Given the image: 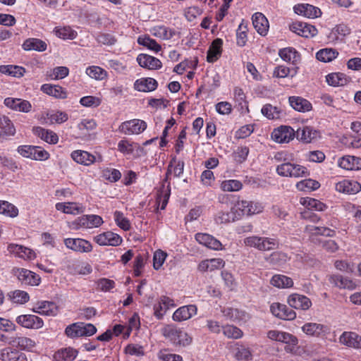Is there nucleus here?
I'll return each mask as SVG.
<instances>
[{"instance_id": "a211bd4d", "label": "nucleus", "mask_w": 361, "mask_h": 361, "mask_svg": "<svg viewBox=\"0 0 361 361\" xmlns=\"http://www.w3.org/2000/svg\"><path fill=\"white\" fill-rule=\"evenodd\" d=\"M4 104L15 111L27 113L30 111L32 105L27 101L20 98L8 97L4 100Z\"/></svg>"}, {"instance_id": "393cba45", "label": "nucleus", "mask_w": 361, "mask_h": 361, "mask_svg": "<svg viewBox=\"0 0 361 361\" xmlns=\"http://www.w3.org/2000/svg\"><path fill=\"white\" fill-rule=\"evenodd\" d=\"M197 313L195 305H185L177 309L173 314V319L177 322L189 319Z\"/></svg>"}, {"instance_id": "09e8293b", "label": "nucleus", "mask_w": 361, "mask_h": 361, "mask_svg": "<svg viewBox=\"0 0 361 361\" xmlns=\"http://www.w3.org/2000/svg\"><path fill=\"white\" fill-rule=\"evenodd\" d=\"M300 203L305 206L307 209L308 210H317V211H324L326 208V204L323 202L313 198L310 197H302L300 199Z\"/></svg>"}, {"instance_id": "7c9ffc66", "label": "nucleus", "mask_w": 361, "mask_h": 361, "mask_svg": "<svg viewBox=\"0 0 361 361\" xmlns=\"http://www.w3.org/2000/svg\"><path fill=\"white\" fill-rule=\"evenodd\" d=\"M157 82L152 78H143L137 80L134 83V88L140 92H152L157 87Z\"/></svg>"}, {"instance_id": "79ce46f5", "label": "nucleus", "mask_w": 361, "mask_h": 361, "mask_svg": "<svg viewBox=\"0 0 361 361\" xmlns=\"http://www.w3.org/2000/svg\"><path fill=\"white\" fill-rule=\"evenodd\" d=\"M77 353V350L73 348H64L55 353L54 358L55 361H73L76 357Z\"/></svg>"}, {"instance_id": "39448f33", "label": "nucleus", "mask_w": 361, "mask_h": 361, "mask_svg": "<svg viewBox=\"0 0 361 361\" xmlns=\"http://www.w3.org/2000/svg\"><path fill=\"white\" fill-rule=\"evenodd\" d=\"M146 128L145 121L135 118L123 122L118 127V131L127 135H132L140 134Z\"/></svg>"}, {"instance_id": "69168bd1", "label": "nucleus", "mask_w": 361, "mask_h": 361, "mask_svg": "<svg viewBox=\"0 0 361 361\" xmlns=\"http://www.w3.org/2000/svg\"><path fill=\"white\" fill-rule=\"evenodd\" d=\"M86 73L92 78L102 80L106 77V71L99 66H90L86 69Z\"/></svg>"}, {"instance_id": "bb28decb", "label": "nucleus", "mask_w": 361, "mask_h": 361, "mask_svg": "<svg viewBox=\"0 0 361 361\" xmlns=\"http://www.w3.org/2000/svg\"><path fill=\"white\" fill-rule=\"evenodd\" d=\"M252 24L257 32L264 36L269 30V22L267 18L262 13H255L252 18Z\"/></svg>"}, {"instance_id": "4c0bfd02", "label": "nucleus", "mask_w": 361, "mask_h": 361, "mask_svg": "<svg viewBox=\"0 0 361 361\" xmlns=\"http://www.w3.org/2000/svg\"><path fill=\"white\" fill-rule=\"evenodd\" d=\"M41 90L43 92L56 98L65 99L67 97L66 92L59 85L44 84L42 86Z\"/></svg>"}, {"instance_id": "ea45409f", "label": "nucleus", "mask_w": 361, "mask_h": 361, "mask_svg": "<svg viewBox=\"0 0 361 361\" xmlns=\"http://www.w3.org/2000/svg\"><path fill=\"white\" fill-rule=\"evenodd\" d=\"M34 131L42 140L48 143L56 144L58 142V135L51 130H46L41 127H37L34 129Z\"/></svg>"}, {"instance_id": "4d7b16f0", "label": "nucleus", "mask_w": 361, "mask_h": 361, "mask_svg": "<svg viewBox=\"0 0 361 361\" xmlns=\"http://www.w3.org/2000/svg\"><path fill=\"white\" fill-rule=\"evenodd\" d=\"M261 112L269 119H278L281 115V110L270 104L264 105L262 108Z\"/></svg>"}, {"instance_id": "c85d7f7f", "label": "nucleus", "mask_w": 361, "mask_h": 361, "mask_svg": "<svg viewBox=\"0 0 361 361\" xmlns=\"http://www.w3.org/2000/svg\"><path fill=\"white\" fill-rule=\"evenodd\" d=\"M306 232L310 238L314 235H323L326 237H333L336 235V231L326 226H315L312 225H307L305 228Z\"/></svg>"}, {"instance_id": "e433bc0d", "label": "nucleus", "mask_w": 361, "mask_h": 361, "mask_svg": "<svg viewBox=\"0 0 361 361\" xmlns=\"http://www.w3.org/2000/svg\"><path fill=\"white\" fill-rule=\"evenodd\" d=\"M47 45L45 42L37 38H29L23 44V48L26 51H44L47 49Z\"/></svg>"}, {"instance_id": "0e129e2a", "label": "nucleus", "mask_w": 361, "mask_h": 361, "mask_svg": "<svg viewBox=\"0 0 361 361\" xmlns=\"http://www.w3.org/2000/svg\"><path fill=\"white\" fill-rule=\"evenodd\" d=\"M46 116L50 123H62L68 119V116L66 113L59 111L47 113Z\"/></svg>"}, {"instance_id": "5701e85b", "label": "nucleus", "mask_w": 361, "mask_h": 361, "mask_svg": "<svg viewBox=\"0 0 361 361\" xmlns=\"http://www.w3.org/2000/svg\"><path fill=\"white\" fill-rule=\"evenodd\" d=\"M56 209L65 214L77 215L85 212V207L78 202H59L56 204Z\"/></svg>"}, {"instance_id": "603ef678", "label": "nucleus", "mask_w": 361, "mask_h": 361, "mask_svg": "<svg viewBox=\"0 0 361 361\" xmlns=\"http://www.w3.org/2000/svg\"><path fill=\"white\" fill-rule=\"evenodd\" d=\"M247 23L242 20L236 30V43L239 47H244L247 39Z\"/></svg>"}, {"instance_id": "8fccbe9b", "label": "nucleus", "mask_w": 361, "mask_h": 361, "mask_svg": "<svg viewBox=\"0 0 361 361\" xmlns=\"http://www.w3.org/2000/svg\"><path fill=\"white\" fill-rule=\"evenodd\" d=\"M25 72V68L21 66L13 65L0 66V73L5 75L19 78L23 76Z\"/></svg>"}, {"instance_id": "412c9836", "label": "nucleus", "mask_w": 361, "mask_h": 361, "mask_svg": "<svg viewBox=\"0 0 361 361\" xmlns=\"http://www.w3.org/2000/svg\"><path fill=\"white\" fill-rule=\"evenodd\" d=\"M0 359L2 361H27L25 353L11 348H5L0 350Z\"/></svg>"}, {"instance_id": "c756f323", "label": "nucleus", "mask_w": 361, "mask_h": 361, "mask_svg": "<svg viewBox=\"0 0 361 361\" xmlns=\"http://www.w3.org/2000/svg\"><path fill=\"white\" fill-rule=\"evenodd\" d=\"M223 40L220 38L215 39L210 45L207 56V61L209 63L216 61L222 52Z\"/></svg>"}, {"instance_id": "5fc2aeb1", "label": "nucleus", "mask_w": 361, "mask_h": 361, "mask_svg": "<svg viewBox=\"0 0 361 361\" xmlns=\"http://www.w3.org/2000/svg\"><path fill=\"white\" fill-rule=\"evenodd\" d=\"M338 55V52L331 48H326L319 50L316 54V58L317 60L322 62H329L334 60Z\"/></svg>"}, {"instance_id": "72a5a7b5", "label": "nucleus", "mask_w": 361, "mask_h": 361, "mask_svg": "<svg viewBox=\"0 0 361 361\" xmlns=\"http://www.w3.org/2000/svg\"><path fill=\"white\" fill-rule=\"evenodd\" d=\"M72 159L78 164L89 166L92 164L95 157L86 151L75 150L71 153Z\"/></svg>"}, {"instance_id": "6e6552de", "label": "nucleus", "mask_w": 361, "mask_h": 361, "mask_svg": "<svg viewBox=\"0 0 361 361\" xmlns=\"http://www.w3.org/2000/svg\"><path fill=\"white\" fill-rule=\"evenodd\" d=\"M270 311L274 317L280 319L293 320L296 317L295 312L290 307L279 302L272 303Z\"/></svg>"}, {"instance_id": "20e7f679", "label": "nucleus", "mask_w": 361, "mask_h": 361, "mask_svg": "<svg viewBox=\"0 0 361 361\" xmlns=\"http://www.w3.org/2000/svg\"><path fill=\"white\" fill-rule=\"evenodd\" d=\"M276 172L279 176L284 177L298 178L307 174V170L305 166L291 164L288 161L279 165Z\"/></svg>"}, {"instance_id": "f8f14e48", "label": "nucleus", "mask_w": 361, "mask_h": 361, "mask_svg": "<svg viewBox=\"0 0 361 361\" xmlns=\"http://www.w3.org/2000/svg\"><path fill=\"white\" fill-rule=\"evenodd\" d=\"M15 275L25 285L37 286L41 281L40 277L37 274L25 269H17L15 270Z\"/></svg>"}, {"instance_id": "4be33fe9", "label": "nucleus", "mask_w": 361, "mask_h": 361, "mask_svg": "<svg viewBox=\"0 0 361 361\" xmlns=\"http://www.w3.org/2000/svg\"><path fill=\"white\" fill-rule=\"evenodd\" d=\"M295 137L298 140L304 143H310L319 137V133L310 126H305L298 129L295 133Z\"/></svg>"}, {"instance_id": "0eeeda50", "label": "nucleus", "mask_w": 361, "mask_h": 361, "mask_svg": "<svg viewBox=\"0 0 361 361\" xmlns=\"http://www.w3.org/2000/svg\"><path fill=\"white\" fill-rule=\"evenodd\" d=\"M64 245L68 249L80 253H87L92 250V245L87 240L82 238H65Z\"/></svg>"}, {"instance_id": "e2e57ef3", "label": "nucleus", "mask_w": 361, "mask_h": 361, "mask_svg": "<svg viewBox=\"0 0 361 361\" xmlns=\"http://www.w3.org/2000/svg\"><path fill=\"white\" fill-rule=\"evenodd\" d=\"M320 184L318 181L312 179H305L298 182L296 188L301 191H312L318 189Z\"/></svg>"}, {"instance_id": "58836bf2", "label": "nucleus", "mask_w": 361, "mask_h": 361, "mask_svg": "<svg viewBox=\"0 0 361 361\" xmlns=\"http://www.w3.org/2000/svg\"><path fill=\"white\" fill-rule=\"evenodd\" d=\"M330 282L340 288L354 289L356 287L355 283L341 275H333L330 277Z\"/></svg>"}, {"instance_id": "4468645a", "label": "nucleus", "mask_w": 361, "mask_h": 361, "mask_svg": "<svg viewBox=\"0 0 361 361\" xmlns=\"http://www.w3.org/2000/svg\"><path fill=\"white\" fill-rule=\"evenodd\" d=\"M16 322L20 326L27 329H38L43 326V320L33 314L20 315L16 318Z\"/></svg>"}, {"instance_id": "f3484780", "label": "nucleus", "mask_w": 361, "mask_h": 361, "mask_svg": "<svg viewBox=\"0 0 361 361\" xmlns=\"http://www.w3.org/2000/svg\"><path fill=\"white\" fill-rule=\"evenodd\" d=\"M339 343L349 348L361 349V336L355 332H343L339 338Z\"/></svg>"}, {"instance_id": "1a4fd4ad", "label": "nucleus", "mask_w": 361, "mask_h": 361, "mask_svg": "<svg viewBox=\"0 0 361 361\" xmlns=\"http://www.w3.org/2000/svg\"><path fill=\"white\" fill-rule=\"evenodd\" d=\"M103 220L101 216L98 215H83L78 217L74 222L75 228H97L103 224Z\"/></svg>"}, {"instance_id": "49530a36", "label": "nucleus", "mask_w": 361, "mask_h": 361, "mask_svg": "<svg viewBox=\"0 0 361 361\" xmlns=\"http://www.w3.org/2000/svg\"><path fill=\"white\" fill-rule=\"evenodd\" d=\"M0 129L5 136H13L16 133V128L8 117L0 116Z\"/></svg>"}, {"instance_id": "9d476101", "label": "nucleus", "mask_w": 361, "mask_h": 361, "mask_svg": "<svg viewBox=\"0 0 361 361\" xmlns=\"http://www.w3.org/2000/svg\"><path fill=\"white\" fill-rule=\"evenodd\" d=\"M290 30L302 37H312L317 34V29L312 25L300 21L294 22L290 25Z\"/></svg>"}, {"instance_id": "2eb2a0df", "label": "nucleus", "mask_w": 361, "mask_h": 361, "mask_svg": "<svg viewBox=\"0 0 361 361\" xmlns=\"http://www.w3.org/2000/svg\"><path fill=\"white\" fill-rule=\"evenodd\" d=\"M335 189L341 193L354 195L361 190V185L353 180L343 179L336 184Z\"/></svg>"}, {"instance_id": "052dcab7", "label": "nucleus", "mask_w": 361, "mask_h": 361, "mask_svg": "<svg viewBox=\"0 0 361 361\" xmlns=\"http://www.w3.org/2000/svg\"><path fill=\"white\" fill-rule=\"evenodd\" d=\"M327 83L331 86H343L346 83L345 75L340 73H333L326 75Z\"/></svg>"}, {"instance_id": "f704fd0d", "label": "nucleus", "mask_w": 361, "mask_h": 361, "mask_svg": "<svg viewBox=\"0 0 361 361\" xmlns=\"http://www.w3.org/2000/svg\"><path fill=\"white\" fill-rule=\"evenodd\" d=\"M288 100L290 105L296 111L305 112L312 109L311 103L302 97L292 96Z\"/></svg>"}, {"instance_id": "7ed1b4c3", "label": "nucleus", "mask_w": 361, "mask_h": 361, "mask_svg": "<svg viewBox=\"0 0 361 361\" xmlns=\"http://www.w3.org/2000/svg\"><path fill=\"white\" fill-rule=\"evenodd\" d=\"M267 336L273 341L286 343V346L285 347V350L287 353H293L295 352V348L298 343V338L295 336L287 332L277 330L269 331L267 333Z\"/></svg>"}, {"instance_id": "c9c22d12", "label": "nucleus", "mask_w": 361, "mask_h": 361, "mask_svg": "<svg viewBox=\"0 0 361 361\" xmlns=\"http://www.w3.org/2000/svg\"><path fill=\"white\" fill-rule=\"evenodd\" d=\"M302 329L306 334L313 336H319L329 330L326 326L317 323H307Z\"/></svg>"}, {"instance_id": "dca6fc26", "label": "nucleus", "mask_w": 361, "mask_h": 361, "mask_svg": "<svg viewBox=\"0 0 361 361\" xmlns=\"http://www.w3.org/2000/svg\"><path fill=\"white\" fill-rule=\"evenodd\" d=\"M287 302L290 307L297 310H307L312 306V302L309 298L298 293L290 295Z\"/></svg>"}, {"instance_id": "864d4df0", "label": "nucleus", "mask_w": 361, "mask_h": 361, "mask_svg": "<svg viewBox=\"0 0 361 361\" xmlns=\"http://www.w3.org/2000/svg\"><path fill=\"white\" fill-rule=\"evenodd\" d=\"M21 350L30 351L35 345L34 340L25 336H16L14 338V345Z\"/></svg>"}, {"instance_id": "3c124183", "label": "nucleus", "mask_w": 361, "mask_h": 361, "mask_svg": "<svg viewBox=\"0 0 361 361\" xmlns=\"http://www.w3.org/2000/svg\"><path fill=\"white\" fill-rule=\"evenodd\" d=\"M279 54L283 60L288 62L292 61L293 63H295L300 58L298 52L292 47H287L280 49Z\"/></svg>"}, {"instance_id": "774afa93", "label": "nucleus", "mask_w": 361, "mask_h": 361, "mask_svg": "<svg viewBox=\"0 0 361 361\" xmlns=\"http://www.w3.org/2000/svg\"><path fill=\"white\" fill-rule=\"evenodd\" d=\"M56 35L63 39H73L77 36V32L72 30L70 27H63L56 28Z\"/></svg>"}, {"instance_id": "338daca9", "label": "nucleus", "mask_w": 361, "mask_h": 361, "mask_svg": "<svg viewBox=\"0 0 361 361\" xmlns=\"http://www.w3.org/2000/svg\"><path fill=\"white\" fill-rule=\"evenodd\" d=\"M102 177L111 183L118 180L121 177V172L115 169H104L102 171Z\"/></svg>"}, {"instance_id": "13d9d810", "label": "nucleus", "mask_w": 361, "mask_h": 361, "mask_svg": "<svg viewBox=\"0 0 361 361\" xmlns=\"http://www.w3.org/2000/svg\"><path fill=\"white\" fill-rule=\"evenodd\" d=\"M0 214L14 218L18 214V209L13 204L6 201H0Z\"/></svg>"}, {"instance_id": "2f4dec72", "label": "nucleus", "mask_w": 361, "mask_h": 361, "mask_svg": "<svg viewBox=\"0 0 361 361\" xmlns=\"http://www.w3.org/2000/svg\"><path fill=\"white\" fill-rule=\"evenodd\" d=\"M338 165L346 170H358L361 169V159L354 156H344L339 159Z\"/></svg>"}, {"instance_id": "de8ad7c7", "label": "nucleus", "mask_w": 361, "mask_h": 361, "mask_svg": "<svg viewBox=\"0 0 361 361\" xmlns=\"http://www.w3.org/2000/svg\"><path fill=\"white\" fill-rule=\"evenodd\" d=\"M259 251L262 252L277 249L279 245V241L274 238L259 236Z\"/></svg>"}, {"instance_id": "a18cd8bd", "label": "nucleus", "mask_w": 361, "mask_h": 361, "mask_svg": "<svg viewBox=\"0 0 361 361\" xmlns=\"http://www.w3.org/2000/svg\"><path fill=\"white\" fill-rule=\"evenodd\" d=\"M350 33V29L346 25L339 24L331 30L329 37L332 40H338L342 39Z\"/></svg>"}, {"instance_id": "aec40b11", "label": "nucleus", "mask_w": 361, "mask_h": 361, "mask_svg": "<svg viewBox=\"0 0 361 361\" xmlns=\"http://www.w3.org/2000/svg\"><path fill=\"white\" fill-rule=\"evenodd\" d=\"M195 240L200 244H202L208 248L215 250H222L221 243L209 234L197 233L195 235Z\"/></svg>"}, {"instance_id": "cd10ccee", "label": "nucleus", "mask_w": 361, "mask_h": 361, "mask_svg": "<svg viewBox=\"0 0 361 361\" xmlns=\"http://www.w3.org/2000/svg\"><path fill=\"white\" fill-rule=\"evenodd\" d=\"M225 262L220 258H214L202 261L198 265V270L201 272L213 271L223 268Z\"/></svg>"}, {"instance_id": "37998d69", "label": "nucleus", "mask_w": 361, "mask_h": 361, "mask_svg": "<svg viewBox=\"0 0 361 361\" xmlns=\"http://www.w3.org/2000/svg\"><path fill=\"white\" fill-rule=\"evenodd\" d=\"M271 284L279 288H290L293 285L291 278L281 274L273 276L270 281Z\"/></svg>"}, {"instance_id": "bf43d9fd", "label": "nucleus", "mask_w": 361, "mask_h": 361, "mask_svg": "<svg viewBox=\"0 0 361 361\" xmlns=\"http://www.w3.org/2000/svg\"><path fill=\"white\" fill-rule=\"evenodd\" d=\"M234 356L238 360L248 361L251 359L252 354L248 348L236 343L234 349Z\"/></svg>"}, {"instance_id": "423d86ee", "label": "nucleus", "mask_w": 361, "mask_h": 361, "mask_svg": "<svg viewBox=\"0 0 361 361\" xmlns=\"http://www.w3.org/2000/svg\"><path fill=\"white\" fill-rule=\"evenodd\" d=\"M271 136L278 143H288L295 137V132L290 126H281L273 130Z\"/></svg>"}, {"instance_id": "6ab92c4d", "label": "nucleus", "mask_w": 361, "mask_h": 361, "mask_svg": "<svg viewBox=\"0 0 361 361\" xmlns=\"http://www.w3.org/2000/svg\"><path fill=\"white\" fill-rule=\"evenodd\" d=\"M137 61L141 67L149 70L159 69L162 66L159 59L145 54H139L137 57Z\"/></svg>"}, {"instance_id": "680f3d73", "label": "nucleus", "mask_w": 361, "mask_h": 361, "mask_svg": "<svg viewBox=\"0 0 361 361\" xmlns=\"http://www.w3.org/2000/svg\"><path fill=\"white\" fill-rule=\"evenodd\" d=\"M137 42L139 44L146 47L155 52H158L161 50V46L149 36H140L137 39Z\"/></svg>"}, {"instance_id": "f257e3e1", "label": "nucleus", "mask_w": 361, "mask_h": 361, "mask_svg": "<svg viewBox=\"0 0 361 361\" xmlns=\"http://www.w3.org/2000/svg\"><path fill=\"white\" fill-rule=\"evenodd\" d=\"M164 336L176 345H188L192 338L189 335L174 325H166L162 329Z\"/></svg>"}, {"instance_id": "6e6d98bb", "label": "nucleus", "mask_w": 361, "mask_h": 361, "mask_svg": "<svg viewBox=\"0 0 361 361\" xmlns=\"http://www.w3.org/2000/svg\"><path fill=\"white\" fill-rule=\"evenodd\" d=\"M8 297L13 302L18 304H25L30 299L28 293L20 290H16L8 293Z\"/></svg>"}, {"instance_id": "a19ab883", "label": "nucleus", "mask_w": 361, "mask_h": 361, "mask_svg": "<svg viewBox=\"0 0 361 361\" xmlns=\"http://www.w3.org/2000/svg\"><path fill=\"white\" fill-rule=\"evenodd\" d=\"M68 271L72 274H90L92 271V267L87 262H74L68 267Z\"/></svg>"}, {"instance_id": "9b49d317", "label": "nucleus", "mask_w": 361, "mask_h": 361, "mask_svg": "<svg viewBox=\"0 0 361 361\" xmlns=\"http://www.w3.org/2000/svg\"><path fill=\"white\" fill-rule=\"evenodd\" d=\"M94 240L101 246H118L122 243L121 237L111 231L104 232L94 236Z\"/></svg>"}, {"instance_id": "473e14b6", "label": "nucleus", "mask_w": 361, "mask_h": 361, "mask_svg": "<svg viewBox=\"0 0 361 361\" xmlns=\"http://www.w3.org/2000/svg\"><path fill=\"white\" fill-rule=\"evenodd\" d=\"M236 220H238V218L233 207H231L229 211L221 210L218 212L214 217V221L217 224H226Z\"/></svg>"}, {"instance_id": "f03ea898", "label": "nucleus", "mask_w": 361, "mask_h": 361, "mask_svg": "<svg viewBox=\"0 0 361 361\" xmlns=\"http://www.w3.org/2000/svg\"><path fill=\"white\" fill-rule=\"evenodd\" d=\"M97 332L96 327L92 324L77 322L68 326L65 334L68 337L76 338L81 336H90Z\"/></svg>"}, {"instance_id": "ddd939ff", "label": "nucleus", "mask_w": 361, "mask_h": 361, "mask_svg": "<svg viewBox=\"0 0 361 361\" xmlns=\"http://www.w3.org/2000/svg\"><path fill=\"white\" fill-rule=\"evenodd\" d=\"M34 312L45 316H56L59 312L58 306L50 301H39L32 310Z\"/></svg>"}, {"instance_id": "c03bdc74", "label": "nucleus", "mask_w": 361, "mask_h": 361, "mask_svg": "<svg viewBox=\"0 0 361 361\" xmlns=\"http://www.w3.org/2000/svg\"><path fill=\"white\" fill-rule=\"evenodd\" d=\"M171 195V188L169 184L166 186L162 185L159 190L157 196V203L161 209H164L168 204V201Z\"/></svg>"}, {"instance_id": "a878e982", "label": "nucleus", "mask_w": 361, "mask_h": 361, "mask_svg": "<svg viewBox=\"0 0 361 361\" xmlns=\"http://www.w3.org/2000/svg\"><path fill=\"white\" fill-rule=\"evenodd\" d=\"M7 249L10 253L25 259H32L35 257V253L31 249L20 245L11 243L8 245Z\"/></svg>"}, {"instance_id": "b1692460", "label": "nucleus", "mask_w": 361, "mask_h": 361, "mask_svg": "<svg viewBox=\"0 0 361 361\" xmlns=\"http://www.w3.org/2000/svg\"><path fill=\"white\" fill-rule=\"evenodd\" d=\"M293 9L295 13L309 18H317L321 15L319 8L307 4L295 5Z\"/></svg>"}]
</instances>
